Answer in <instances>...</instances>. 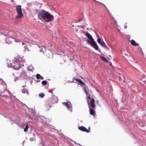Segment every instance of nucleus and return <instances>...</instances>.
Wrapping results in <instances>:
<instances>
[{"label":"nucleus","mask_w":146,"mask_h":146,"mask_svg":"<svg viewBox=\"0 0 146 146\" xmlns=\"http://www.w3.org/2000/svg\"><path fill=\"white\" fill-rule=\"evenodd\" d=\"M38 17L40 19L45 21L47 22L52 21L54 19V17L48 12L44 10H41L39 12Z\"/></svg>","instance_id":"obj_1"},{"label":"nucleus","mask_w":146,"mask_h":146,"mask_svg":"<svg viewBox=\"0 0 146 146\" xmlns=\"http://www.w3.org/2000/svg\"><path fill=\"white\" fill-rule=\"evenodd\" d=\"M23 61L22 59H19L17 58L13 60L12 62L10 61L7 63V66L9 67H12L15 70H19L23 65Z\"/></svg>","instance_id":"obj_2"},{"label":"nucleus","mask_w":146,"mask_h":146,"mask_svg":"<svg viewBox=\"0 0 146 146\" xmlns=\"http://www.w3.org/2000/svg\"><path fill=\"white\" fill-rule=\"evenodd\" d=\"M55 103L54 101V99L50 98L46 102L45 104V109L46 111H48L51 107V105L54 104Z\"/></svg>","instance_id":"obj_3"},{"label":"nucleus","mask_w":146,"mask_h":146,"mask_svg":"<svg viewBox=\"0 0 146 146\" xmlns=\"http://www.w3.org/2000/svg\"><path fill=\"white\" fill-rule=\"evenodd\" d=\"M21 6V5H18L16 7V11L18 15L16 17V19L20 18L23 17V15L22 12Z\"/></svg>","instance_id":"obj_4"},{"label":"nucleus","mask_w":146,"mask_h":146,"mask_svg":"<svg viewBox=\"0 0 146 146\" xmlns=\"http://www.w3.org/2000/svg\"><path fill=\"white\" fill-rule=\"evenodd\" d=\"M87 42L90 44L91 45L93 46L96 50H99V47L97 45L96 42L94 40H92V41H90L89 40H87Z\"/></svg>","instance_id":"obj_5"},{"label":"nucleus","mask_w":146,"mask_h":146,"mask_svg":"<svg viewBox=\"0 0 146 146\" xmlns=\"http://www.w3.org/2000/svg\"><path fill=\"white\" fill-rule=\"evenodd\" d=\"M88 101H89L88 100V103L90 113L92 115H94L96 113L95 111L92 108H90V104H89Z\"/></svg>","instance_id":"obj_6"},{"label":"nucleus","mask_w":146,"mask_h":146,"mask_svg":"<svg viewBox=\"0 0 146 146\" xmlns=\"http://www.w3.org/2000/svg\"><path fill=\"white\" fill-rule=\"evenodd\" d=\"M89 104H90V106H91V107L93 108H94L96 107L95 101L93 99H91L90 103H89Z\"/></svg>","instance_id":"obj_7"},{"label":"nucleus","mask_w":146,"mask_h":146,"mask_svg":"<svg viewBox=\"0 0 146 146\" xmlns=\"http://www.w3.org/2000/svg\"><path fill=\"white\" fill-rule=\"evenodd\" d=\"M78 128L79 130L83 131L86 132L87 133L90 132L89 130H88L86 127L83 126L79 127Z\"/></svg>","instance_id":"obj_8"},{"label":"nucleus","mask_w":146,"mask_h":146,"mask_svg":"<svg viewBox=\"0 0 146 146\" xmlns=\"http://www.w3.org/2000/svg\"><path fill=\"white\" fill-rule=\"evenodd\" d=\"M84 92L86 95V96L88 99H90V95L89 89H88L84 91Z\"/></svg>","instance_id":"obj_9"},{"label":"nucleus","mask_w":146,"mask_h":146,"mask_svg":"<svg viewBox=\"0 0 146 146\" xmlns=\"http://www.w3.org/2000/svg\"><path fill=\"white\" fill-rule=\"evenodd\" d=\"M12 40V38L11 37H9L6 38L5 41L6 43L10 44L11 43Z\"/></svg>","instance_id":"obj_10"},{"label":"nucleus","mask_w":146,"mask_h":146,"mask_svg":"<svg viewBox=\"0 0 146 146\" xmlns=\"http://www.w3.org/2000/svg\"><path fill=\"white\" fill-rule=\"evenodd\" d=\"M86 36L90 40V41H92V40H94L92 36L88 32H87L86 33Z\"/></svg>","instance_id":"obj_11"},{"label":"nucleus","mask_w":146,"mask_h":146,"mask_svg":"<svg viewBox=\"0 0 146 146\" xmlns=\"http://www.w3.org/2000/svg\"><path fill=\"white\" fill-rule=\"evenodd\" d=\"M131 44L132 45L136 46H139V44L136 43L135 41L133 40H131Z\"/></svg>","instance_id":"obj_12"},{"label":"nucleus","mask_w":146,"mask_h":146,"mask_svg":"<svg viewBox=\"0 0 146 146\" xmlns=\"http://www.w3.org/2000/svg\"><path fill=\"white\" fill-rule=\"evenodd\" d=\"M62 104L68 108H70V104L67 102H64L62 103Z\"/></svg>","instance_id":"obj_13"},{"label":"nucleus","mask_w":146,"mask_h":146,"mask_svg":"<svg viewBox=\"0 0 146 146\" xmlns=\"http://www.w3.org/2000/svg\"><path fill=\"white\" fill-rule=\"evenodd\" d=\"M26 73L24 72H23L20 76V77H21L22 78H25L26 76Z\"/></svg>","instance_id":"obj_14"},{"label":"nucleus","mask_w":146,"mask_h":146,"mask_svg":"<svg viewBox=\"0 0 146 146\" xmlns=\"http://www.w3.org/2000/svg\"><path fill=\"white\" fill-rule=\"evenodd\" d=\"M36 78L37 79H40L41 80H43L44 79L39 74H37L36 75Z\"/></svg>","instance_id":"obj_15"},{"label":"nucleus","mask_w":146,"mask_h":146,"mask_svg":"<svg viewBox=\"0 0 146 146\" xmlns=\"http://www.w3.org/2000/svg\"><path fill=\"white\" fill-rule=\"evenodd\" d=\"M75 80L78 82L79 83L82 84L83 85H84L85 83L82 82V81L80 79H76Z\"/></svg>","instance_id":"obj_16"},{"label":"nucleus","mask_w":146,"mask_h":146,"mask_svg":"<svg viewBox=\"0 0 146 146\" xmlns=\"http://www.w3.org/2000/svg\"><path fill=\"white\" fill-rule=\"evenodd\" d=\"M100 58L104 61H105V62H108V60L104 56H101Z\"/></svg>","instance_id":"obj_17"},{"label":"nucleus","mask_w":146,"mask_h":146,"mask_svg":"<svg viewBox=\"0 0 146 146\" xmlns=\"http://www.w3.org/2000/svg\"><path fill=\"white\" fill-rule=\"evenodd\" d=\"M22 92L23 93H27V94H28V91L26 88H23L22 91Z\"/></svg>","instance_id":"obj_18"},{"label":"nucleus","mask_w":146,"mask_h":146,"mask_svg":"<svg viewBox=\"0 0 146 146\" xmlns=\"http://www.w3.org/2000/svg\"><path fill=\"white\" fill-rule=\"evenodd\" d=\"M41 98H43L44 96V94L43 93L40 94L38 95Z\"/></svg>","instance_id":"obj_19"},{"label":"nucleus","mask_w":146,"mask_h":146,"mask_svg":"<svg viewBox=\"0 0 146 146\" xmlns=\"http://www.w3.org/2000/svg\"><path fill=\"white\" fill-rule=\"evenodd\" d=\"M28 128H29L28 125H27L26 126V127L24 129V131H25V132L27 131Z\"/></svg>","instance_id":"obj_20"},{"label":"nucleus","mask_w":146,"mask_h":146,"mask_svg":"<svg viewBox=\"0 0 146 146\" xmlns=\"http://www.w3.org/2000/svg\"><path fill=\"white\" fill-rule=\"evenodd\" d=\"M83 88L84 90V91L88 89V86L86 85V86H83Z\"/></svg>","instance_id":"obj_21"},{"label":"nucleus","mask_w":146,"mask_h":146,"mask_svg":"<svg viewBox=\"0 0 146 146\" xmlns=\"http://www.w3.org/2000/svg\"><path fill=\"white\" fill-rule=\"evenodd\" d=\"M97 41L100 44H101V43L102 42V41H101L100 38H98Z\"/></svg>","instance_id":"obj_22"},{"label":"nucleus","mask_w":146,"mask_h":146,"mask_svg":"<svg viewBox=\"0 0 146 146\" xmlns=\"http://www.w3.org/2000/svg\"><path fill=\"white\" fill-rule=\"evenodd\" d=\"M100 44H101V46H103V47L104 46H105V45H106L105 43V42H104V41L103 40L102 41V42H101V43Z\"/></svg>","instance_id":"obj_23"},{"label":"nucleus","mask_w":146,"mask_h":146,"mask_svg":"<svg viewBox=\"0 0 146 146\" xmlns=\"http://www.w3.org/2000/svg\"><path fill=\"white\" fill-rule=\"evenodd\" d=\"M42 84L44 85H46L47 84L46 81L45 80L43 81L42 82Z\"/></svg>","instance_id":"obj_24"},{"label":"nucleus","mask_w":146,"mask_h":146,"mask_svg":"<svg viewBox=\"0 0 146 146\" xmlns=\"http://www.w3.org/2000/svg\"><path fill=\"white\" fill-rule=\"evenodd\" d=\"M95 2H97V3H100L101 4H102V5H104V6H105V5L103 4V3H102L99 2H98L97 1H96V0H93Z\"/></svg>","instance_id":"obj_25"},{"label":"nucleus","mask_w":146,"mask_h":146,"mask_svg":"<svg viewBox=\"0 0 146 146\" xmlns=\"http://www.w3.org/2000/svg\"><path fill=\"white\" fill-rule=\"evenodd\" d=\"M19 80V77H16L15 78L14 80L15 81H17V80Z\"/></svg>","instance_id":"obj_26"},{"label":"nucleus","mask_w":146,"mask_h":146,"mask_svg":"<svg viewBox=\"0 0 146 146\" xmlns=\"http://www.w3.org/2000/svg\"><path fill=\"white\" fill-rule=\"evenodd\" d=\"M96 35L97 36V38H100L99 35L98 33H96Z\"/></svg>","instance_id":"obj_27"},{"label":"nucleus","mask_w":146,"mask_h":146,"mask_svg":"<svg viewBox=\"0 0 146 146\" xmlns=\"http://www.w3.org/2000/svg\"><path fill=\"white\" fill-rule=\"evenodd\" d=\"M34 138H30V140L31 141H34Z\"/></svg>","instance_id":"obj_28"},{"label":"nucleus","mask_w":146,"mask_h":146,"mask_svg":"<svg viewBox=\"0 0 146 146\" xmlns=\"http://www.w3.org/2000/svg\"><path fill=\"white\" fill-rule=\"evenodd\" d=\"M104 47L107 48V49H108V47L106 45V44L105 45V46H104Z\"/></svg>","instance_id":"obj_29"},{"label":"nucleus","mask_w":146,"mask_h":146,"mask_svg":"<svg viewBox=\"0 0 146 146\" xmlns=\"http://www.w3.org/2000/svg\"><path fill=\"white\" fill-rule=\"evenodd\" d=\"M15 41L16 42H19L20 41V40H15Z\"/></svg>","instance_id":"obj_30"},{"label":"nucleus","mask_w":146,"mask_h":146,"mask_svg":"<svg viewBox=\"0 0 146 146\" xmlns=\"http://www.w3.org/2000/svg\"><path fill=\"white\" fill-rule=\"evenodd\" d=\"M42 52H43V53H44V51H42V50L41 49V50H40V52H42Z\"/></svg>","instance_id":"obj_31"},{"label":"nucleus","mask_w":146,"mask_h":146,"mask_svg":"<svg viewBox=\"0 0 146 146\" xmlns=\"http://www.w3.org/2000/svg\"><path fill=\"white\" fill-rule=\"evenodd\" d=\"M1 34H2V33H1L0 32V35H1Z\"/></svg>","instance_id":"obj_32"},{"label":"nucleus","mask_w":146,"mask_h":146,"mask_svg":"<svg viewBox=\"0 0 146 146\" xmlns=\"http://www.w3.org/2000/svg\"><path fill=\"white\" fill-rule=\"evenodd\" d=\"M110 65L111 66L112 65L111 63L110 64Z\"/></svg>","instance_id":"obj_33"},{"label":"nucleus","mask_w":146,"mask_h":146,"mask_svg":"<svg viewBox=\"0 0 146 146\" xmlns=\"http://www.w3.org/2000/svg\"><path fill=\"white\" fill-rule=\"evenodd\" d=\"M89 129H90V127L89 128Z\"/></svg>","instance_id":"obj_34"}]
</instances>
